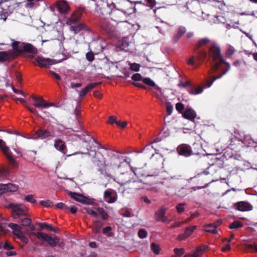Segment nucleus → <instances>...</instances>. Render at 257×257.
Wrapping results in <instances>:
<instances>
[{"instance_id": "obj_58", "label": "nucleus", "mask_w": 257, "mask_h": 257, "mask_svg": "<svg viewBox=\"0 0 257 257\" xmlns=\"http://www.w3.org/2000/svg\"><path fill=\"white\" fill-rule=\"evenodd\" d=\"M41 227L42 229H44L46 228L49 230H54L52 226L47 223H42L41 224Z\"/></svg>"}, {"instance_id": "obj_37", "label": "nucleus", "mask_w": 257, "mask_h": 257, "mask_svg": "<svg viewBox=\"0 0 257 257\" xmlns=\"http://www.w3.org/2000/svg\"><path fill=\"white\" fill-rule=\"evenodd\" d=\"M196 226H191L187 227L184 231L186 236L188 238L193 233L194 230L196 229Z\"/></svg>"}, {"instance_id": "obj_51", "label": "nucleus", "mask_w": 257, "mask_h": 257, "mask_svg": "<svg viewBox=\"0 0 257 257\" xmlns=\"http://www.w3.org/2000/svg\"><path fill=\"white\" fill-rule=\"evenodd\" d=\"M128 45L129 43L127 41L126 39L125 38L122 39L120 45V48L122 50H125Z\"/></svg>"}, {"instance_id": "obj_32", "label": "nucleus", "mask_w": 257, "mask_h": 257, "mask_svg": "<svg viewBox=\"0 0 257 257\" xmlns=\"http://www.w3.org/2000/svg\"><path fill=\"white\" fill-rule=\"evenodd\" d=\"M102 226V223L100 221L97 220L94 221L92 226L93 232L95 233L99 232Z\"/></svg>"}, {"instance_id": "obj_55", "label": "nucleus", "mask_w": 257, "mask_h": 257, "mask_svg": "<svg viewBox=\"0 0 257 257\" xmlns=\"http://www.w3.org/2000/svg\"><path fill=\"white\" fill-rule=\"evenodd\" d=\"M25 201L29 202L31 203H35L36 202V200L34 198V197L32 195H27L25 197Z\"/></svg>"}, {"instance_id": "obj_16", "label": "nucleus", "mask_w": 257, "mask_h": 257, "mask_svg": "<svg viewBox=\"0 0 257 257\" xmlns=\"http://www.w3.org/2000/svg\"><path fill=\"white\" fill-rule=\"evenodd\" d=\"M134 173H125L121 174L117 178V181L119 184L123 185L131 181V178L134 176Z\"/></svg>"}, {"instance_id": "obj_8", "label": "nucleus", "mask_w": 257, "mask_h": 257, "mask_svg": "<svg viewBox=\"0 0 257 257\" xmlns=\"http://www.w3.org/2000/svg\"><path fill=\"white\" fill-rule=\"evenodd\" d=\"M8 226L12 229L13 234L22 242L25 243L28 242V239L23 233L22 228L21 226L13 223H10Z\"/></svg>"}, {"instance_id": "obj_34", "label": "nucleus", "mask_w": 257, "mask_h": 257, "mask_svg": "<svg viewBox=\"0 0 257 257\" xmlns=\"http://www.w3.org/2000/svg\"><path fill=\"white\" fill-rule=\"evenodd\" d=\"M203 90V88L202 87H191L189 88L188 91L189 94L192 95H196L201 93Z\"/></svg>"}, {"instance_id": "obj_29", "label": "nucleus", "mask_w": 257, "mask_h": 257, "mask_svg": "<svg viewBox=\"0 0 257 257\" xmlns=\"http://www.w3.org/2000/svg\"><path fill=\"white\" fill-rule=\"evenodd\" d=\"M97 217H100L103 220H107L108 218V215L107 212L102 208H96Z\"/></svg>"}, {"instance_id": "obj_3", "label": "nucleus", "mask_w": 257, "mask_h": 257, "mask_svg": "<svg viewBox=\"0 0 257 257\" xmlns=\"http://www.w3.org/2000/svg\"><path fill=\"white\" fill-rule=\"evenodd\" d=\"M33 235L37 236L39 239L46 241L52 247L56 246L57 244H58L60 246H62L64 244L63 242L61 241L60 239L58 237L55 236L52 237L43 232H32L29 234L30 237H31Z\"/></svg>"}, {"instance_id": "obj_13", "label": "nucleus", "mask_w": 257, "mask_h": 257, "mask_svg": "<svg viewBox=\"0 0 257 257\" xmlns=\"http://www.w3.org/2000/svg\"><path fill=\"white\" fill-rule=\"evenodd\" d=\"M82 14V10H77L74 12L70 17L68 19L66 24L68 25H71L78 22L81 19Z\"/></svg>"}, {"instance_id": "obj_42", "label": "nucleus", "mask_w": 257, "mask_h": 257, "mask_svg": "<svg viewBox=\"0 0 257 257\" xmlns=\"http://www.w3.org/2000/svg\"><path fill=\"white\" fill-rule=\"evenodd\" d=\"M174 251L176 254V256H178V257H180L185 252L184 249L182 248H175L174 249Z\"/></svg>"}, {"instance_id": "obj_23", "label": "nucleus", "mask_w": 257, "mask_h": 257, "mask_svg": "<svg viewBox=\"0 0 257 257\" xmlns=\"http://www.w3.org/2000/svg\"><path fill=\"white\" fill-rule=\"evenodd\" d=\"M104 197L105 201L111 203L115 202L117 199V195L115 193H113L110 190H106L104 192Z\"/></svg>"}, {"instance_id": "obj_22", "label": "nucleus", "mask_w": 257, "mask_h": 257, "mask_svg": "<svg viewBox=\"0 0 257 257\" xmlns=\"http://www.w3.org/2000/svg\"><path fill=\"white\" fill-rule=\"evenodd\" d=\"M70 30L74 32V34H76L82 30L88 32L90 31V29L85 24L80 23L76 26H71L70 28Z\"/></svg>"}, {"instance_id": "obj_36", "label": "nucleus", "mask_w": 257, "mask_h": 257, "mask_svg": "<svg viewBox=\"0 0 257 257\" xmlns=\"http://www.w3.org/2000/svg\"><path fill=\"white\" fill-rule=\"evenodd\" d=\"M216 225L213 224H208L206 225L204 228V230L206 232L215 234L216 233Z\"/></svg>"}, {"instance_id": "obj_28", "label": "nucleus", "mask_w": 257, "mask_h": 257, "mask_svg": "<svg viewBox=\"0 0 257 257\" xmlns=\"http://www.w3.org/2000/svg\"><path fill=\"white\" fill-rule=\"evenodd\" d=\"M197 56L196 59L199 62H203L205 59L207 57V54L206 52L204 50H196Z\"/></svg>"}, {"instance_id": "obj_2", "label": "nucleus", "mask_w": 257, "mask_h": 257, "mask_svg": "<svg viewBox=\"0 0 257 257\" xmlns=\"http://www.w3.org/2000/svg\"><path fill=\"white\" fill-rule=\"evenodd\" d=\"M12 46L14 52L20 54L28 53L36 54L38 53L37 48L30 43L15 41Z\"/></svg>"}, {"instance_id": "obj_49", "label": "nucleus", "mask_w": 257, "mask_h": 257, "mask_svg": "<svg viewBox=\"0 0 257 257\" xmlns=\"http://www.w3.org/2000/svg\"><path fill=\"white\" fill-rule=\"evenodd\" d=\"M140 65L137 63L130 64V69L134 71H139L140 70Z\"/></svg>"}, {"instance_id": "obj_50", "label": "nucleus", "mask_w": 257, "mask_h": 257, "mask_svg": "<svg viewBox=\"0 0 257 257\" xmlns=\"http://www.w3.org/2000/svg\"><path fill=\"white\" fill-rule=\"evenodd\" d=\"M86 58L89 62H92L94 59V54L91 51L86 54Z\"/></svg>"}, {"instance_id": "obj_62", "label": "nucleus", "mask_w": 257, "mask_h": 257, "mask_svg": "<svg viewBox=\"0 0 257 257\" xmlns=\"http://www.w3.org/2000/svg\"><path fill=\"white\" fill-rule=\"evenodd\" d=\"M49 73L56 80H61V77H60V76L57 73H55V72H54V71H53L52 70H50L49 71Z\"/></svg>"}, {"instance_id": "obj_53", "label": "nucleus", "mask_w": 257, "mask_h": 257, "mask_svg": "<svg viewBox=\"0 0 257 257\" xmlns=\"http://www.w3.org/2000/svg\"><path fill=\"white\" fill-rule=\"evenodd\" d=\"M147 3V6L153 9L157 4L155 0H145Z\"/></svg>"}, {"instance_id": "obj_39", "label": "nucleus", "mask_w": 257, "mask_h": 257, "mask_svg": "<svg viewBox=\"0 0 257 257\" xmlns=\"http://www.w3.org/2000/svg\"><path fill=\"white\" fill-rule=\"evenodd\" d=\"M242 226V224L239 221H235L229 225L231 229H236Z\"/></svg>"}, {"instance_id": "obj_11", "label": "nucleus", "mask_w": 257, "mask_h": 257, "mask_svg": "<svg viewBox=\"0 0 257 257\" xmlns=\"http://www.w3.org/2000/svg\"><path fill=\"white\" fill-rule=\"evenodd\" d=\"M69 195L72 198L83 204H91L92 202L90 198L81 194L70 192L69 193Z\"/></svg>"}, {"instance_id": "obj_6", "label": "nucleus", "mask_w": 257, "mask_h": 257, "mask_svg": "<svg viewBox=\"0 0 257 257\" xmlns=\"http://www.w3.org/2000/svg\"><path fill=\"white\" fill-rule=\"evenodd\" d=\"M50 8L53 11L56 9L61 15L67 14L70 10L68 3L64 0L57 1L54 5L51 6Z\"/></svg>"}, {"instance_id": "obj_27", "label": "nucleus", "mask_w": 257, "mask_h": 257, "mask_svg": "<svg viewBox=\"0 0 257 257\" xmlns=\"http://www.w3.org/2000/svg\"><path fill=\"white\" fill-rule=\"evenodd\" d=\"M207 248V246L205 245L197 247L192 253L189 254L190 257H201Z\"/></svg>"}, {"instance_id": "obj_24", "label": "nucleus", "mask_w": 257, "mask_h": 257, "mask_svg": "<svg viewBox=\"0 0 257 257\" xmlns=\"http://www.w3.org/2000/svg\"><path fill=\"white\" fill-rule=\"evenodd\" d=\"M236 208L240 211H247L252 209V206L248 203L240 202L235 204Z\"/></svg>"}, {"instance_id": "obj_30", "label": "nucleus", "mask_w": 257, "mask_h": 257, "mask_svg": "<svg viewBox=\"0 0 257 257\" xmlns=\"http://www.w3.org/2000/svg\"><path fill=\"white\" fill-rule=\"evenodd\" d=\"M209 42L210 40L208 38H205L200 39L196 44L194 48V51H196L199 49L200 47L207 45Z\"/></svg>"}, {"instance_id": "obj_56", "label": "nucleus", "mask_w": 257, "mask_h": 257, "mask_svg": "<svg viewBox=\"0 0 257 257\" xmlns=\"http://www.w3.org/2000/svg\"><path fill=\"white\" fill-rule=\"evenodd\" d=\"M184 105L183 104L180 102H178L176 104V109L179 112H182V111L184 110Z\"/></svg>"}, {"instance_id": "obj_60", "label": "nucleus", "mask_w": 257, "mask_h": 257, "mask_svg": "<svg viewBox=\"0 0 257 257\" xmlns=\"http://www.w3.org/2000/svg\"><path fill=\"white\" fill-rule=\"evenodd\" d=\"M196 59L194 56H192L187 61V64L189 65H193L195 64V59Z\"/></svg>"}, {"instance_id": "obj_46", "label": "nucleus", "mask_w": 257, "mask_h": 257, "mask_svg": "<svg viewBox=\"0 0 257 257\" xmlns=\"http://www.w3.org/2000/svg\"><path fill=\"white\" fill-rule=\"evenodd\" d=\"M85 210H86V212L90 215L94 217H97V210L95 211L92 209L88 208H85Z\"/></svg>"}, {"instance_id": "obj_43", "label": "nucleus", "mask_w": 257, "mask_h": 257, "mask_svg": "<svg viewBox=\"0 0 257 257\" xmlns=\"http://www.w3.org/2000/svg\"><path fill=\"white\" fill-rule=\"evenodd\" d=\"M183 117L190 120H193L196 117L195 113H182Z\"/></svg>"}, {"instance_id": "obj_21", "label": "nucleus", "mask_w": 257, "mask_h": 257, "mask_svg": "<svg viewBox=\"0 0 257 257\" xmlns=\"http://www.w3.org/2000/svg\"><path fill=\"white\" fill-rule=\"evenodd\" d=\"M99 25L101 31L103 32L109 34L112 31V27L107 21L102 20Z\"/></svg>"}, {"instance_id": "obj_4", "label": "nucleus", "mask_w": 257, "mask_h": 257, "mask_svg": "<svg viewBox=\"0 0 257 257\" xmlns=\"http://www.w3.org/2000/svg\"><path fill=\"white\" fill-rule=\"evenodd\" d=\"M14 3L12 0H0L1 19L6 21L7 17L13 12Z\"/></svg>"}, {"instance_id": "obj_12", "label": "nucleus", "mask_w": 257, "mask_h": 257, "mask_svg": "<svg viewBox=\"0 0 257 257\" xmlns=\"http://www.w3.org/2000/svg\"><path fill=\"white\" fill-rule=\"evenodd\" d=\"M0 149L6 156L9 161L13 164L15 163V161L12 158L9 147L6 145V143L2 139H0Z\"/></svg>"}, {"instance_id": "obj_20", "label": "nucleus", "mask_w": 257, "mask_h": 257, "mask_svg": "<svg viewBox=\"0 0 257 257\" xmlns=\"http://www.w3.org/2000/svg\"><path fill=\"white\" fill-rule=\"evenodd\" d=\"M178 152L179 155L188 157L191 155L192 151L190 146L186 145H182L178 147Z\"/></svg>"}, {"instance_id": "obj_57", "label": "nucleus", "mask_w": 257, "mask_h": 257, "mask_svg": "<svg viewBox=\"0 0 257 257\" xmlns=\"http://www.w3.org/2000/svg\"><path fill=\"white\" fill-rule=\"evenodd\" d=\"M186 32V28L184 27H180L178 30L177 33L181 37Z\"/></svg>"}, {"instance_id": "obj_54", "label": "nucleus", "mask_w": 257, "mask_h": 257, "mask_svg": "<svg viewBox=\"0 0 257 257\" xmlns=\"http://www.w3.org/2000/svg\"><path fill=\"white\" fill-rule=\"evenodd\" d=\"M132 78L133 80L136 81H139L143 80L142 76L140 73L134 74L132 76Z\"/></svg>"}, {"instance_id": "obj_48", "label": "nucleus", "mask_w": 257, "mask_h": 257, "mask_svg": "<svg viewBox=\"0 0 257 257\" xmlns=\"http://www.w3.org/2000/svg\"><path fill=\"white\" fill-rule=\"evenodd\" d=\"M40 204L45 207H50L53 205L52 202L49 200H42Z\"/></svg>"}, {"instance_id": "obj_33", "label": "nucleus", "mask_w": 257, "mask_h": 257, "mask_svg": "<svg viewBox=\"0 0 257 257\" xmlns=\"http://www.w3.org/2000/svg\"><path fill=\"white\" fill-rule=\"evenodd\" d=\"M7 192H15L18 190V186L12 183L5 184Z\"/></svg>"}, {"instance_id": "obj_14", "label": "nucleus", "mask_w": 257, "mask_h": 257, "mask_svg": "<svg viewBox=\"0 0 257 257\" xmlns=\"http://www.w3.org/2000/svg\"><path fill=\"white\" fill-rule=\"evenodd\" d=\"M35 61V64H38V65L41 67L48 68L50 66L54 64L53 60L39 56L36 58Z\"/></svg>"}, {"instance_id": "obj_47", "label": "nucleus", "mask_w": 257, "mask_h": 257, "mask_svg": "<svg viewBox=\"0 0 257 257\" xmlns=\"http://www.w3.org/2000/svg\"><path fill=\"white\" fill-rule=\"evenodd\" d=\"M147 232L144 229H140L138 232V236L141 238H144L147 237Z\"/></svg>"}, {"instance_id": "obj_35", "label": "nucleus", "mask_w": 257, "mask_h": 257, "mask_svg": "<svg viewBox=\"0 0 257 257\" xmlns=\"http://www.w3.org/2000/svg\"><path fill=\"white\" fill-rule=\"evenodd\" d=\"M235 52V50L234 47L231 45H229L225 52V56L226 58H230Z\"/></svg>"}, {"instance_id": "obj_59", "label": "nucleus", "mask_w": 257, "mask_h": 257, "mask_svg": "<svg viewBox=\"0 0 257 257\" xmlns=\"http://www.w3.org/2000/svg\"><path fill=\"white\" fill-rule=\"evenodd\" d=\"M8 193L5 184H0V196L4 193Z\"/></svg>"}, {"instance_id": "obj_41", "label": "nucleus", "mask_w": 257, "mask_h": 257, "mask_svg": "<svg viewBox=\"0 0 257 257\" xmlns=\"http://www.w3.org/2000/svg\"><path fill=\"white\" fill-rule=\"evenodd\" d=\"M185 206L186 204L184 203H179L178 204H177L176 207L177 212L179 213L183 212L185 210Z\"/></svg>"}, {"instance_id": "obj_38", "label": "nucleus", "mask_w": 257, "mask_h": 257, "mask_svg": "<svg viewBox=\"0 0 257 257\" xmlns=\"http://www.w3.org/2000/svg\"><path fill=\"white\" fill-rule=\"evenodd\" d=\"M111 227L110 226H107L104 227L102 229V232L104 234L106 235L108 237H111L113 236V233L111 232Z\"/></svg>"}, {"instance_id": "obj_10", "label": "nucleus", "mask_w": 257, "mask_h": 257, "mask_svg": "<svg viewBox=\"0 0 257 257\" xmlns=\"http://www.w3.org/2000/svg\"><path fill=\"white\" fill-rule=\"evenodd\" d=\"M203 3V1L201 0H190L186 3L185 6L190 12L196 13L200 10V5Z\"/></svg>"}, {"instance_id": "obj_1", "label": "nucleus", "mask_w": 257, "mask_h": 257, "mask_svg": "<svg viewBox=\"0 0 257 257\" xmlns=\"http://www.w3.org/2000/svg\"><path fill=\"white\" fill-rule=\"evenodd\" d=\"M208 59L211 60V63H214L212 66V71H216L221 64H224L226 65V68L223 70L221 74L212 77L211 79H207L204 84L206 87H209L212 84L213 82L218 79L221 78L225 75L230 69V65L229 63L225 62L221 55L220 47L215 43H212L208 49Z\"/></svg>"}, {"instance_id": "obj_31", "label": "nucleus", "mask_w": 257, "mask_h": 257, "mask_svg": "<svg viewBox=\"0 0 257 257\" xmlns=\"http://www.w3.org/2000/svg\"><path fill=\"white\" fill-rule=\"evenodd\" d=\"M150 249L153 253L156 255H158L160 253L161 248L159 244L153 242L150 245Z\"/></svg>"}, {"instance_id": "obj_64", "label": "nucleus", "mask_w": 257, "mask_h": 257, "mask_svg": "<svg viewBox=\"0 0 257 257\" xmlns=\"http://www.w3.org/2000/svg\"><path fill=\"white\" fill-rule=\"evenodd\" d=\"M132 84L135 87L142 88L144 89H146V87L143 84L140 82H133Z\"/></svg>"}, {"instance_id": "obj_15", "label": "nucleus", "mask_w": 257, "mask_h": 257, "mask_svg": "<svg viewBox=\"0 0 257 257\" xmlns=\"http://www.w3.org/2000/svg\"><path fill=\"white\" fill-rule=\"evenodd\" d=\"M122 11H123L126 16L134 12V7L133 4L128 0H123L120 3Z\"/></svg>"}, {"instance_id": "obj_9", "label": "nucleus", "mask_w": 257, "mask_h": 257, "mask_svg": "<svg viewBox=\"0 0 257 257\" xmlns=\"http://www.w3.org/2000/svg\"><path fill=\"white\" fill-rule=\"evenodd\" d=\"M110 19L116 23L127 22V16L123 11L119 10H112L110 13Z\"/></svg>"}, {"instance_id": "obj_45", "label": "nucleus", "mask_w": 257, "mask_h": 257, "mask_svg": "<svg viewBox=\"0 0 257 257\" xmlns=\"http://www.w3.org/2000/svg\"><path fill=\"white\" fill-rule=\"evenodd\" d=\"M118 120H117V117L116 116L111 115L108 117L107 122L110 124H112L114 123L116 124V122Z\"/></svg>"}, {"instance_id": "obj_44", "label": "nucleus", "mask_w": 257, "mask_h": 257, "mask_svg": "<svg viewBox=\"0 0 257 257\" xmlns=\"http://www.w3.org/2000/svg\"><path fill=\"white\" fill-rule=\"evenodd\" d=\"M31 223V219L29 218H25L21 220V224L24 226H29Z\"/></svg>"}, {"instance_id": "obj_40", "label": "nucleus", "mask_w": 257, "mask_h": 257, "mask_svg": "<svg viewBox=\"0 0 257 257\" xmlns=\"http://www.w3.org/2000/svg\"><path fill=\"white\" fill-rule=\"evenodd\" d=\"M142 81L145 84H146L148 85H149V86H152V87L155 86V82L152 80H151L150 78H148V77L144 78L143 79Z\"/></svg>"}, {"instance_id": "obj_18", "label": "nucleus", "mask_w": 257, "mask_h": 257, "mask_svg": "<svg viewBox=\"0 0 257 257\" xmlns=\"http://www.w3.org/2000/svg\"><path fill=\"white\" fill-rule=\"evenodd\" d=\"M50 136V133L46 130H39L35 133L34 136L29 138V139H45Z\"/></svg>"}, {"instance_id": "obj_61", "label": "nucleus", "mask_w": 257, "mask_h": 257, "mask_svg": "<svg viewBox=\"0 0 257 257\" xmlns=\"http://www.w3.org/2000/svg\"><path fill=\"white\" fill-rule=\"evenodd\" d=\"M187 223V221H186V220L184 221H177V222H176L175 223H174L173 224H172L171 227L172 228L179 227V226H181V225L183 224L184 223Z\"/></svg>"}, {"instance_id": "obj_7", "label": "nucleus", "mask_w": 257, "mask_h": 257, "mask_svg": "<svg viewBox=\"0 0 257 257\" xmlns=\"http://www.w3.org/2000/svg\"><path fill=\"white\" fill-rule=\"evenodd\" d=\"M34 102V105L38 108H47L50 106L58 107L56 104L52 102H48L41 96L31 95Z\"/></svg>"}, {"instance_id": "obj_26", "label": "nucleus", "mask_w": 257, "mask_h": 257, "mask_svg": "<svg viewBox=\"0 0 257 257\" xmlns=\"http://www.w3.org/2000/svg\"><path fill=\"white\" fill-rule=\"evenodd\" d=\"M100 83H101L100 82H97L89 84L80 91L79 96L80 97H84V96L86 95L88 92H89L90 90L92 89L93 88H95L96 86L98 85Z\"/></svg>"}, {"instance_id": "obj_63", "label": "nucleus", "mask_w": 257, "mask_h": 257, "mask_svg": "<svg viewBox=\"0 0 257 257\" xmlns=\"http://www.w3.org/2000/svg\"><path fill=\"white\" fill-rule=\"evenodd\" d=\"M126 124H127V122L125 121H121L120 120H118L116 122V124H117L118 126H119L121 128H124L126 126Z\"/></svg>"}, {"instance_id": "obj_17", "label": "nucleus", "mask_w": 257, "mask_h": 257, "mask_svg": "<svg viewBox=\"0 0 257 257\" xmlns=\"http://www.w3.org/2000/svg\"><path fill=\"white\" fill-rule=\"evenodd\" d=\"M167 209L164 206L161 207L158 211L156 212V219L158 221L164 222H168V220L165 216Z\"/></svg>"}, {"instance_id": "obj_52", "label": "nucleus", "mask_w": 257, "mask_h": 257, "mask_svg": "<svg viewBox=\"0 0 257 257\" xmlns=\"http://www.w3.org/2000/svg\"><path fill=\"white\" fill-rule=\"evenodd\" d=\"M3 248L6 250H9L13 249L14 246L11 243L9 242H6L4 243Z\"/></svg>"}, {"instance_id": "obj_19", "label": "nucleus", "mask_w": 257, "mask_h": 257, "mask_svg": "<svg viewBox=\"0 0 257 257\" xmlns=\"http://www.w3.org/2000/svg\"><path fill=\"white\" fill-rule=\"evenodd\" d=\"M15 56L12 52L1 51L0 52V62L5 61H11L14 60Z\"/></svg>"}, {"instance_id": "obj_25", "label": "nucleus", "mask_w": 257, "mask_h": 257, "mask_svg": "<svg viewBox=\"0 0 257 257\" xmlns=\"http://www.w3.org/2000/svg\"><path fill=\"white\" fill-rule=\"evenodd\" d=\"M54 146L57 150L61 152L63 154H65V150L66 149V146L62 140L60 139L55 140Z\"/></svg>"}, {"instance_id": "obj_5", "label": "nucleus", "mask_w": 257, "mask_h": 257, "mask_svg": "<svg viewBox=\"0 0 257 257\" xmlns=\"http://www.w3.org/2000/svg\"><path fill=\"white\" fill-rule=\"evenodd\" d=\"M8 208L12 209V215L14 218H17L20 216L25 215L27 214V209L22 204H10L8 206Z\"/></svg>"}]
</instances>
